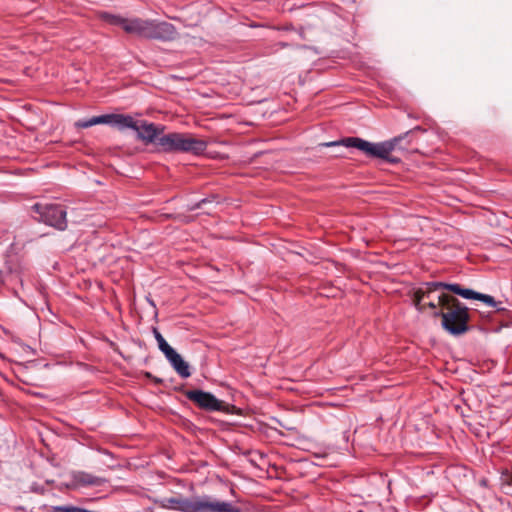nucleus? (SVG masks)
Masks as SVG:
<instances>
[{
	"label": "nucleus",
	"instance_id": "obj_1",
	"mask_svg": "<svg viewBox=\"0 0 512 512\" xmlns=\"http://www.w3.org/2000/svg\"><path fill=\"white\" fill-rule=\"evenodd\" d=\"M417 131L424 130L421 127L417 126L414 129H411L390 140L376 144L358 137H347L340 141L328 142L322 145L326 147L343 145L349 148H356L362 151L368 157L379 158L391 164H398L401 162V159L399 157L391 155V153L396 150L401 152L409 151V148L412 143V137L414 133Z\"/></svg>",
	"mask_w": 512,
	"mask_h": 512
},
{
	"label": "nucleus",
	"instance_id": "obj_2",
	"mask_svg": "<svg viewBox=\"0 0 512 512\" xmlns=\"http://www.w3.org/2000/svg\"><path fill=\"white\" fill-rule=\"evenodd\" d=\"M437 299L442 312H437L435 318H441L442 328L453 336L467 333L470 330L469 308L447 293L439 294Z\"/></svg>",
	"mask_w": 512,
	"mask_h": 512
},
{
	"label": "nucleus",
	"instance_id": "obj_3",
	"mask_svg": "<svg viewBox=\"0 0 512 512\" xmlns=\"http://www.w3.org/2000/svg\"><path fill=\"white\" fill-rule=\"evenodd\" d=\"M100 19L107 25L123 29L124 32H175L176 28L169 22L159 18L148 19L124 17L120 14L102 12Z\"/></svg>",
	"mask_w": 512,
	"mask_h": 512
},
{
	"label": "nucleus",
	"instance_id": "obj_4",
	"mask_svg": "<svg viewBox=\"0 0 512 512\" xmlns=\"http://www.w3.org/2000/svg\"><path fill=\"white\" fill-rule=\"evenodd\" d=\"M169 507L181 512H243L230 502L221 501L211 496L182 498L172 497L167 500Z\"/></svg>",
	"mask_w": 512,
	"mask_h": 512
},
{
	"label": "nucleus",
	"instance_id": "obj_5",
	"mask_svg": "<svg viewBox=\"0 0 512 512\" xmlns=\"http://www.w3.org/2000/svg\"><path fill=\"white\" fill-rule=\"evenodd\" d=\"M208 143L203 139L194 137L190 133L171 132L159 138L158 151L165 153H191L202 155Z\"/></svg>",
	"mask_w": 512,
	"mask_h": 512
},
{
	"label": "nucleus",
	"instance_id": "obj_6",
	"mask_svg": "<svg viewBox=\"0 0 512 512\" xmlns=\"http://www.w3.org/2000/svg\"><path fill=\"white\" fill-rule=\"evenodd\" d=\"M33 220L53 227L56 230L64 231L68 226L67 211L61 204L35 203L31 206Z\"/></svg>",
	"mask_w": 512,
	"mask_h": 512
},
{
	"label": "nucleus",
	"instance_id": "obj_7",
	"mask_svg": "<svg viewBox=\"0 0 512 512\" xmlns=\"http://www.w3.org/2000/svg\"><path fill=\"white\" fill-rule=\"evenodd\" d=\"M433 284H446L445 282H426L421 287L416 289L413 293V304L420 312L424 311L425 307L432 310V316L435 318L437 312H442L441 305L438 304L435 292L439 290H447L445 287H434Z\"/></svg>",
	"mask_w": 512,
	"mask_h": 512
},
{
	"label": "nucleus",
	"instance_id": "obj_8",
	"mask_svg": "<svg viewBox=\"0 0 512 512\" xmlns=\"http://www.w3.org/2000/svg\"><path fill=\"white\" fill-rule=\"evenodd\" d=\"M185 397L193 402L199 409L207 412H230V405L217 399L212 393L201 389L186 390Z\"/></svg>",
	"mask_w": 512,
	"mask_h": 512
},
{
	"label": "nucleus",
	"instance_id": "obj_9",
	"mask_svg": "<svg viewBox=\"0 0 512 512\" xmlns=\"http://www.w3.org/2000/svg\"><path fill=\"white\" fill-rule=\"evenodd\" d=\"M134 130L141 141L145 144H154L158 149L159 138L164 134L165 127L147 121H137Z\"/></svg>",
	"mask_w": 512,
	"mask_h": 512
},
{
	"label": "nucleus",
	"instance_id": "obj_10",
	"mask_svg": "<svg viewBox=\"0 0 512 512\" xmlns=\"http://www.w3.org/2000/svg\"><path fill=\"white\" fill-rule=\"evenodd\" d=\"M434 287H445L447 290L459 295L465 299L479 300L491 307L498 306L502 302H497L494 297L488 294L479 293L472 289L463 288L460 284H433Z\"/></svg>",
	"mask_w": 512,
	"mask_h": 512
},
{
	"label": "nucleus",
	"instance_id": "obj_11",
	"mask_svg": "<svg viewBox=\"0 0 512 512\" xmlns=\"http://www.w3.org/2000/svg\"><path fill=\"white\" fill-rule=\"evenodd\" d=\"M109 125L115 126L119 129H125L130 128L133 129L136 128V120L130 115L125 114H110L109 117Z\"/></svg>",
	"mask_w": 512,
	"mask_h": 512
},
{
	"label": "nucleus",
	"instance_id": "obj_12",
	"mask_svg": "<svg viewBox=\"0 0 512 512\" xmlns=\"http://www.w3.org/2000/svg\"><path fill=\"white\" fill-rule=\"evenodd\" d=\"M172 367L175 369V371L179 374L182 378H188L191 375V372L189 370V365L187 362L183 360L180 354L175 352L170 358L167 359Z\"/></svg>",
	"mask_w": 512,
	"mask_h": 512
},
{
	"label": "nucleus",
	"instance_id": "obj_13",
	"mask_svg": "<svg viewBox=\"0 0 512 512\" xmlns=\"http://www.w3.org/2000/svg\"><path fill=\"white\" fill-rule=\"evenodd\" d=\"M76 483L83 486L101 485L105 480L86 472H78L74 476Z\"/></svg>",
	"mask_w": 512,
	"mask_h": 512
},
{
	"label": "nucleus",
	"instance_id": "obj_14",
	"mask_svg": "<svg viewBox=\"0 0 512 512\" xmlns=\"http://www.w3.org/2000/svg\"><path fill=\"white\" fill-rule=\"evenodd\" d=\"M153 334L157 340L160 351L165 355L167 359L170 358V356H172L176 351L167 343V341L156 327H153Z\"/></svg>",
	"mask_w": 512,
	"mask_h": 512
},
{
	"label": "nucleus",
	"instance_id": "obj_15",
	"mask_svg": "<svg viewBox=\"0 0 512 512\" xmlns=\"http://www.w3.org/2000/svg\"><path fill=\"white\" fill-rule=\"evenodd\" d=\"M109 117L110 114H105L100 116H94L87 120H79L78 122H76V126L79 128H89L97 124H109Z\"/></svg>",
	"mask_w": 512,
	"mask_h": 512
},
{
	"label": "nucleus",
	"instance_id": "obj_16",
	"mask_svg": "<svg viewBox=\"0 0 512 512\" xmlns=\"http://www.w3.org/2000/svg\"><path fill=\"white\" fill-rule=\"evenodd\" d=\"M148 39L160 40V41H172L174 40L173 34H142Z\"/></svg>",
	"mask_w": 512,
	"mask_h": 512
},
{
	"label": "nucleus",
	"instance_id": "obj_17",
	"mask_svg": "<svg viewBox=\"0 0 512 512\" xmlns=\"http://www.w3.org/2000/svg\"><path fill=\"white\" fill-rule=\"evenodd\" d=\"M79 507L67 505V506H52V512H78Z\"/></svg>",
	"mask_w": 512,
	"mask_h": 512
},
{
	"label": "nucleus",
	"instance_id": "obj_18",
	"mask_svg": "<svg viewBox=\"0 0 512 512\" xmlns=\"http://www.w3.org/2000/svg\"><path fill=\"white\" fill-rule=\"evenodd\" d=\"M207 202H210V200L208 198H204V199L194 203L193 205L189 206L188 211H194L196 209H200Z\"/></svg>",
	"mask_w": 512,
	"mask_h": 512
},
{
	"label": "nucleus",
	"instance_id": "obj_19",
	"mask_svg": "<svg viewBox=\"0 0 512 512\" xmlns=\"http://www.w3.org/2000/svg\"><path fill=\"white\" fill-rule=\"evenodd\" d=\"M241 25L247 27V28H261L263 25L259 22L253 21V20H247L246 22L241 23Z\"/></svg>",
	"mask_w": 512,
	"mask_h": 512
},
{
	"label": "nucleus",
	"instance_id": "obj_20",
	"mask_svg": "<svg viewBox=\"0 0 512 512\" xmlns=\"http://www.w3.org/2000/svg\"><path fill=\"white\" fill-rule=\"evenodd\" d=\"M502 304H499L498 306H493L495 308L496 312L504 313L507 312V309L501 306Z\"/></svg>",
	"mask_w": 512,
	"mask_h": 512
}]
</instances>
